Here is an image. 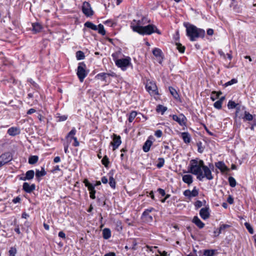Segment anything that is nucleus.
Masks as SVG:
<instances>
[{
    "instance_id": "1",
    "label": "nucleus",
    "mask_w": 256,
    "mask_h": 256,
    "mask_svg": "<svg viewBox=\"0 0 256 256\" xmlns=\"http://www.w3.org/2000/svg\"><path fill=\"white\" fill-rule=\"evenodd\" d=\"M188 172L196 176L197 178L202 180L206 178L208 180L214 178L210 169L204 164L203 160L198 159L192 160L188 166Z\"/></svg>"
},
{
    "instance_id": "2",
    "label": "nucleus",
    "mask_w": 256,
    "mask_h": 256,
    "mask_svg": "<svg viewBox=\"0 0 256 256\" xmlns=\"http://www.w3.org/2000/svg\"><path fill=\"white\" fill-rule=\"evenodd\" d=\"M184 26L186 28V35L191 41H194L197 38L204 36L205 32L204 30L198 28L192 24H185Z\"/></svg>"
},
{
    "instance_id": "3",
    "label": "nucleus",
    "mask_w": 256,
    "mask_h": 256,
    "mask_svg": "<svg viewBox=\"0 0 256 256\" xmlns=\"http://www.w3.org/2000/svg\"><path fill=\"white\" fill-rule=\"evenodd\" d=\"M134 32L142 35H150L154 32H156L159 34H161L156 26L154 24H148L142 27H136L135 28Z\"/></svg>"
},
{
    "instance_id": "4",
    "label": "nucleus",
    "mask_w": 256,
    "mask_h": 256,
    "mask_svg": "<svg viewBox=\"0 0 256 256\" xmlns=\"http://www.w3.org/2000/svg\"><path fill=\"white\" fill-rule=\"evenodd\" d=\"M118 53H114L112 57L115 62L116 65L120 68L122 70H125L131 64V58L129 56H127L124 58H118Z\"/></svg>"
},
{
    "instance_id": "5",
    "label": "nucleus",
    "mask_w": 256,
    "mask_h": 256,
    "mask_svg": "<svg viewBox=\"0 0 256 256\" xmlns=\"http://www.w3.org/2000/svg\"><path fill=\"white\" fill-rule=\"evenodd\" d=\"M86 66L84 62H80L78 64L76 74L80 82H82L86 76L88 72L86 70Z\"/></svg>"
},
{
    "instance_id": "6",
    "label": "nucleus",
    "mask_w": 256,
    "mask_h": 256,
    "mask_svg": "<svg viewBox=\"0 0 256 256\" xmlns=\"http://www.w3.org/2000/svg\"><path fill=\"white\" fill-rule=\"evenodd\" d=\"M76 132V129L74 128H72V130L67 134L66 136V140L67 142L69 143L72 142V140H74L72 145L74 146H78L80 144L77 138L75 136Z\"/></svg>"
},
{
    "instance_id": "7",
    "label": "nucleus",
    "mask_w": 256,
    "mask_h": 256,
    "mask_svg": "<svg viewBox=\"0 0 256 256\" xmlns=\"http://www.w3.org/2000/svg\"><path fill=\"white\" fill-rule=\"evenodd\" d=\"M149 21H147V20L146 18H142L140 20H133L131 24V28L132 29L133 31L134 32L135 28L136 27H142V25L146 24L147 22H148Z\"/></svg>"
},
{
    "instance_id": "8",
    "label": "nucleus",
    "mask_w": 256,
    "mask_h": 256,
    "mask_svg": "<svg viewBox=\"0 0 256 256\" xmlns=\"http://www.w3.org/2000/svg\"><path fill=\"white\" fill-rule=\"evenodd\" d=\"M82 10L83 13L87 16H90L93 15L94 12L90 4L86 2H84L82 6Z\"/></svg>"
},
{
    "instance_id": "9",
    "label": "nucleus",
    "mask_w": 256,
    "mask_h": 256,
    "mask_svg": "<svg viewBox=\"0 0 256 256\" xmlns=\"http://www.w3.org/2000/svg\"><path fill=\"white\" fill-rule=\"evenodd\" d=\"M172 119L176 122L180 126H185L186 123V118L183 114H180L178 116L173 115Z\"/></svg>"
},
{
    "instance_id": "10",
    "label": "nucleus",
    "mask_w": 256,
    "mask_h": 256,
    "mask_svg": "<svg viewBox=\"0 0 256 256\" xmlns=\"http://www.w3.org/2000/svg\"><path fill=\"white\" fill-rule=\"evenodd\" d=\"M12 158V156L10 152L2 154L0 156V167L10 162Z\"/></svg>"
},
{
    "instance_id": "11",
    "label": "nucleus",
    "mask_w": 256,
    "mask_h": 256,
    "mask_svg": "<svg viewBox=\"0 0 256 256\" xmlns=\"http://www.w3.org/2000/svg\"><path fill=\"white\" fill-rule=\"evenodd\" d=\"M146 88L150 94H158L157 86L154 82H148L146 84Z\"/></svg>"
},
{
    "instance_id": "12",
    "label": "nucleus",
    "mask_w": 256,
    "mask_h": 256,
    "mask_svg": "<svg viewBox=\"0 0 256 256\" xmlns=\"http://www.w3.org/2000/svg\"><path fill=\"white\" fill-rule=\"evenodd\" d=\"M198 194V190L196 187H194L192 191L190 190H186L184 192V195L190 199L192 197L196 196Z\"/></svg>"
},
{
    "instance_id": "13",
    "label": "nucleus",
    "mask_w": 256,
    "mask_h": 256,
    "mask_svg": "<svg viewBox=\"0 0 256 256\" xmlns=\"http://www.w3.org/2000/svg\"><path fill=\"white\" fill-rule=\"evenodd\" d=\"M200 215L201 218L204 220H206L210 217V212H209V208H202L200 212Z\"/></svg>"
},
{
    "instance_id": "14",
    "label": "nucleus",
    "mask_w": 256,
    "mask_h": 256,
    "mask_svg": "<svg viewBox=\"0 0 256 256\" xmlns=\"http://www.w3.org/2000/svg\"><path fill=\"white\" fill-rule=\"evenodd\" d=\"M122 142L120 140V136H117L116 134H114V137L113 138V141L111 142V144L113 146V150H115L116 148H118V146Z\"/></svg>"
},
{
    "instance_id": "15",
    "label": "nucleus",
    "mask_w": 256,
    "mask_h": 256,
    "mask_svg": "<svg viewBox=\"0 0 256 256\" xmlns=\"http://www.w3.org/2000/svg\"><path fill=\"white\" fill-rule=\"evenodd\" d=\"M20 129L16 127H11L8 130V134L11 136H15L20 134Z\"/></svg>"
},
{
    "instance_id": "16",
    "label": "nucleus",
    "mask_w": 256,
    "mask_h": 256,
    "mask_svg": "<svg viewBox=\"0 0 256 256\" xmlns=\"http://www.w3.org/2000/svg\"><path fill=\"white\" fill-rule=\"evenodd\" d=\"M23 189L25 192L30 193L35 189V185L34 184L30 185L28 182H24L23 184Z\"/></svg>"
},
{
    "instance_id": "17",
    "label": "nucleus",
    "mask_w": 256,
    "mask_h": 256,
    "mask_svg": "<svg viewBox=\"0 0 256 256\" xmlns=\"http://www.w3.org/2000/svg\"><path fill=\"white\" fill-rule=\"evenodd\" d=\"M182 181L187 184L188 186L190 185L193 182V177L190 174H185L182 176Z\"/></svg>"
},
{
    "instance_id": "18",
    "label": "nucleus",
    "mask_w": 256,
    "mask_h": 256,
    "mask_svg": "<svg viewBox=\"0 0 256 256\" xmlns=\"http://www.w3.org/2000/svg\"><path fill=\"white\" fill-rule=\"evenodd\" d=\"M192 222L200 228H202L204 226V224L197 216H194Z\"/></svg>"
},
{
    "instance_id": "19",
    "label": "nucleus",
    "mask_w": 256,
    "mask_h": 256,
    "mask_svg": "<svg viewBox=\"0 0 256 256\" xmlns=\"http://www.w3.org/2000/svg\"><path fill=\"white\" fill-rule=\"evenodd\" d=\"M216 166L222 172H224L228 170V168L226 166L225 164L222 162H219L218 163H216Z\"/></svg>"
},
{
    "instance_id": "20",
    "label": "nucleus",
    "mask_w": 256,
    "mask_h": 256,
    "mask_svg": "<svg viewBox=\"0 0 256 256\" xmlns=\"http://www.w3.org/2000/svg\"><path fill=\"white\" fill-rule=\"evenodd\" d=\"M181 137L182 138L184 142L186 144L189 143L190 141V137L188 132H182Z\"/></svg>"
},
{
    "instance_id": "21",
    "label": "nucleus",
    "mask_w": 256,
    "mask_h": 256,
    "mask_svg": "<svg viewBox=\"0 0 256 256\" xmlns=\"http://www.w3.org/2000/svg\"><path fill=\"white\" fill-rule=\"evenodd\" d=\"M102 236L104 239H108L111 236V232L109 228H105L102 230Z\"/></svg>"
},
{
    "instance_id": "22",
    "label": "nucleus",
    "mask_w": 256,
    "mask_h": 256,
    "mask_svg": "<svg viewBox=\"0 0 256 256\" xmlns=\"http://www.w3.org/2000/svg\"><path fill=\"white\" fill-rule=\"evenodd\" d=\"M152 144V141L147 140L144 144L142 149L144 152H148L150 150V147Z\"/></svg>"
},
{
    "instance_id": "23",
    "label": "nucleus",
    "mask_w": 256,
    "mask_h": 256,
    "mask_svg": "<svg viewBox=\"0 0 256 256\" xmlns=\"http://www.w3.org/2000/svg\"><path fill=\"white\" fill-rule=\"evenodd\" d=\"M32 26L33 30L35 32H40L42 28V26L40 24H39L38 22L34 23V24H32Z\"/></svg>"
},
{
    "instance_id": "24",
    "label": "nucleus",
    "mask_w": 256,
    "mask_h": 256,
    "mask_svg": "<svg viewBox=\"0 0 256 256\" xmlns=\"http://www.w3.org/2000/svg\"><path fill=\"white\" fill-rule=\"evenodd\" d=\"M169 90L171 94L174 96V98L176 100H178L180 98V96L176 92V90L172 87H169Z\"/></svg>"
},
{
    "instance_id": "25",
    "label": "nucleus",
    "mask_w": 256,
    "mask_h": 256,
    "mask_svg": "<svg viewBox=\"0 0 256 256\" xmlns=\"http://www.w3.org/2000/svg\"><path fill=\"white\" fill-rule=\"evenodd\" d=\"M224 97L222 96L219 100H217L214 103V106L217 109H220L222 108V101L224 100Z\"/></svg>"
},
{
    "instance_id": "26",
    "label": "nucleus",
    "mask_w": 256,
    "mask_h": 256,
    "mask_svg": "<svg viewBox=\"0 0 256 256\" xmlns=\"http://www.w3.org/2000/svg\"><path fill=\"white\" fill-rule=\"evenodd\" d=\"M84 184L88 188V190L90 192L94 190V186L92 184L89 182L87 180H85L84 181Z\"/></svg>"
},
{
    "instance_id": "27",
    "label": "nucleus",
    "mask_w": 256,
    "mask_h": 256,
    "mask_svg": "<svg viewBox=\"0 0 256 256\" xmlns=\"http://www.w3.org/2000/svg\"><path fill=\"white\" fill-rule=\"evenodd\" d=\"M34 171L33 170H30L26 172V177L28 180H30L34 178Z\"/></svg>"
},
{
    "instance_id": "28",
    "label": "nucleus",
    "mask_w": 256,
    "mask_h": 256,
    "mask_svg": "<svg viewBox=\"0 0 256 256\" xmlns=\"http://www.w3.org/2000/svg\"><path fill=\"white\" fill-rule=\"evenodd\" d=\"M51 172L54 174H57L59 172L60 176L62 175V171L60 170L59 166H54L52 170H51Z\"/></svg>"
},
{
    "instance_id": "29",
    "label": "nucleus",
    "mask_w": 256,
    "mask_h": 256,
    "mask_svg": "<svg viewBox=\"0 0 256 256\" xmlns=\"http://www.w3.org/2000/svg\"><path fill=\"white\" fill-rule=\"evenodd\" d=\"M84 26L87 27V28H90L92 30H98L97 26L94 25L92 22H86L84 24Z\"/></svg>"
},
{
    "instance_id": "30",
    "label": "nucleus",
    "mask_w": 256,
    "mask_h": 256,
    "mask_svg": "<svg viewBox=\"0 0 256 256\" xmlns=\"http://www.w3.org/2000/svg\"><path fill=\"white\" fill-rule=\"evenodd\" d=\"M167 110V108L162 105H158L156 108V111L158 112H160L162 114H163L164 112Z\"/></svg>"
},
{
    "instance_id": "31",
    "label": "nucleus",
    "mask_w": 256,
    "mask_h": 256,
    "mask_svg": "<svg viewBox=\"0 0 256 256\" xmlns=\"http://www.w3.org/2000/svg\"><path fill=\"white\" fill-rule=\"evenodd\" d=\"M46 174V172H45L44 168H42L41 170H36V176L38 178H40L42 176H44Z\"/></svg>"
},
{
    "instance_id": "32",
    "label": "nucleus",
    "mask_w": 256,
    "mask_h": 256,
    "mask_svg": "<svg viewBox=\"0 0 256 256\" xmlns=\"http://www.w3.org/2000/svg\"><path fill=\"white\" fill-rule=\"evenodd\" d=\"M230 227V226L226 224H223L220 226L218 228V235L220 234L226 229Z\"/></svg>"
},
{
    "instance_id": "33",
    "label": "nucleus",
    "mask_w": 256,
    "mask_h": 256,
    "mask_svg": "<svg viewBox=\"0 0 256 256\" xmlns=\"http://www.w3.org/2000/svg\"><path fill=\"white\" fill-rule=\"evenodd\" d=\"M243 119L244 120L250 121L253 119V116L252 114H250L248 112L245 111L244 112V116L243 118Z\"/></svg>"
},
{
    "instance_id": "34",
    "label": "nucleus",
    "mask_w": 256,
    "mask_h": 256,
    "mask_svg": "<svg viewBox=\"0 0 256 256\" xmlns=\"http://www.w3.org/2000/svg\"><path fill=\"white\" fill-rule=\"evenodd\" d=\"M222 94L221 92H212V96H211V99L214 101L216 98H218Z\"/></svg>"
},
{
    "instance_id": "35",
    "label": "nucleus",
    "mask_w": 256,
    "mask_h": 256,
    "mask_svg": "<svg viewBox=\"0 0 256 256\" xmlns=\"http://www.w3.org/2000/svg\"><path fill=\"white\" fill-rule=\"evenodd\" d=\"M152 53L154 56L156 57H161L162 56V51L160 49L158 48H155L153 51Z\"/></svg>"
},
{
    "instance_id": "36",
    "label": "nucleus",
    "mask_w": 256,
    "mask_h": 256,
    "mask_svg": "<svg viewBox=\"0 0 256 256\" xmlns=\"http://www.w3.org/2000/svg\"><path fill=\"white\" fill-rule=\"evenodd\" d=\"M38 160V157L36 156H32L29 158L28 162L30 164H34Z\"/></svg>"
},
{
    "instance_id": "37",
    "label": "nucleus",
    "mask_w": 256,
    "mask_h": 256,
    "mask_svg": "<svg viewBox=\"0 0 256 256\" xmlns=\"http://www.w3.org/2000/svg\"><path fill=\"white\" fill-rule=\"evenodd\" d=\"M97 27H98L97 30H98V32L100 34H101L103 36L106 34V32L104 30V27L102 24H100L98 25V26Z\"/></svg>"
},
{
    "instance_id": "38",
    "label": "nucleus",
    "mask_w": 256,
    "mask_h": 256,
    "mask_svg": "<svg viewBox=\"0 0 256 256\" xmlns=\"http://www.w3.org/2000/svg\"><path fill=\"white\" fill-rule=\"evenodd\" d=\"M84 53L82 51H78L76 53V57L78 60L84 59Z\"/></svg>"
},
{
    "instance_id": "39",
    "label": "nucleus",
    "mask_w": 256,
    "mask_h": 256,
    "mask_svg": "<svg viewBox=\"0 0 256 256\" xmlns=\"http://www.w3.org/2000/svg\"><path fill=\"white\" fill-rule=\"evenodd\" d=\"M136 115H137V113L136 112L133 111V112H131L130 114L129 118H128L129 122H132L133 121V120H134V118H136Z\"/></svg>"
},
{
    "instance_id": "40",
    "label": "nucleus",
    "mask_w": 256,
    "mask_h": 256,
    "mask_svg": "<svg viewBox=\"0 0 256 256\" xmlns=\"http://www.w3.org/2000/svg\"><path fill=\"white\" fill-rule=\"evenodd\" d=\"M176 48L181 53H184L185 50V47L180 43H176Z\"/></svg>"
},
{
    "instance_id": "41",
    "label": "nucleus",
    "mask_w": 256,
    "mask_h": 256,
    "mask_svg": "<svg viewBox=\"0 0 256 256\" xmlns=\"http://www.w3.org/2000/svg\"><path fill=\"white\" fill-rule=\"evenodd\" d=\"M214 254V250H206L204 252V254L205 256H213Z\"/></svg>"
},
{
    "instance_id": "42",
    "label": "nucleus",
    "mask_w": 256,
    "mask_h": 256,
    "mask_svg": "<svg viewBox=\"0 0 256 256\" xmlns=\"http://www.w3.org/2000/svg\"><path fill=\"white\" fill-rule=\"evenodd\" d=\"M16 252L17 250L15 247L10 248L8 251L9 256H15Z\"/></svg>"
},
{
    "instance_id": "43",
    "label": "nucleus",
    "mask_w": 256,
    "mask_h": 256,
    "mask_svg": "<svg viewBox=\"0 0 256 256\" xmlns=\"http://www.w3.org/2000/svg\"><path fill=\"white\" fill-rule=\"evenodd\" d=\"M228 182L230 184V185L232 187H234L236 186V181L235 179L233 177H230L228 178Z\"/></svg>"
},
{
    "instance_id": "44",
    "label": "nucleus",
    "mask_w": 256,
    "mask_h": 256,
    "mask_svg": "<svg viewBox=\"0 0 256 256\" xmlns=\"http://www.w3.org/2000/svg\"><path fill=\"white\" fill-rule=\"evenodd\" d=\"M244 226L250 234H254L253 228L249 223L245 222Z\"/></svg>"
},
{
    "instance_id": "45",
    "label": "nucleus",
    "mask_w": 256,
    "mask_h": 256,
    "mask_svg": "<svg viewBox=\"0 0 256 256\" xmlns=\"http://www.w3.org/2000/svg\"><path fill=\"white\" fill-rule=\"evenodd\" d=\"M109 184L112 188H115L116 182L112 176H110L109 178Z\"/></svg>"
},
{
    "instance_id": "46",
    "label": "nucleus",
    "mask_w": 256,
    "mask_h": 256,
    "mask_svg": "<svg viewBox=\"0 0 256 256\" xmlns=\"http://www.w3.org/2000/svg\"><path fill=\"white\" fill-rule=\"evenodd\" d=\"M102 164L105 166H108L109 164L108 158L106 156H104L102 160Z\"/></svg>"
},
{
    "instance_id": "47",
    "label": "nucleus",
    "mask_w": 256,
    "mask_h": 256,
    "mask_svg": "<svg viewBox=\"0 0 256 256\" xmlns=\"http://www.w3.org/2000/svg\"><path fill=\"white\" fill-rule=\"evenodd\" d=\"M236 106V104L234 101L230 100L228 102V108H235Z\"/></svg>"
},
{
    "instance_id": "48",
    "label": "nucleus",
    "mask_w": 256,
    "mask_h": 256,
    "mask_svg": "<svg viewBox=\"0 0 256 256\" xmlns=\"http://www.w3.org/2000/svg\"><path fill=\"white\" fill-rule=\"evenodd\" d=\"M158 160H159V162L157 164L156 166L158 168H160L162 166H163L164 163V160L163 158H159Z\"/></svg>"
},
{
    "instance_id": "49",
    "label": "nucleus",
    "mask_w": 256,
    "mask_h": 256,
    "mask_svg": "<svg viewBox=\"0 0 256 256\" xmlns=\"http://www.w3.org/2000/svg\"><path fill=\"white\" fill-rule=\"evenodd\" d=\"M202 206V202H201L200 200H197L194 203V206L196 208H200L201 206Z\"/></svg>"
},
{
    "instance_id": "50",
    "label": "nucleus",
    "mask_w": 256,
    "mask_h": 256,
    "mask_svg": "<svg viewBox=\"0 0 256 256\" xmlns=\"http://www.w3.org/2000/svg\"><path fill=\"white\" fill-rule=\"evenodd\" d=\"M237 80L236 79H234V78H233L232 79V80H230V81L227 82L226 83V86H230V85H232V84H236L237 82Z\"/></svg>"
},
{
    "instance_id": "51",
    "label": "nucleus",
    "mask_w": 256,
    "mask_h": 256,
    "mask_svg": "<svg viewBox=\"0 0 256 256\" xmlns=\"http://www.w3.org/2000/svg\"><path fill=\"white\" fill-rule=\"evenodd\" d=\"M107 75H108L107 74L102 72V73L98 74L96 76V77L98 78H102V80H104V79Z\"/></svg>"
},
{
    "instance_id": "52",
    "label": "nucleus",
    "mask_w": 256,
    "mask_h": 256,
    "mask_svg": "<svg viewBox=\"0 0 256 256\" xmlns=\"http://www.w3.org/2000/svg\"><path fill=\"white\" fill-rule=\"evenodd\" d=\"M162 131L161 130H157L156 131L154 135L157 138H160L162 136Z\"/></svg>"
},
{
    "instance_id": "53",
    "label": "nucleus",
    "mask_w": 256,
    "mask_h": 256,
    "mask_svg": "<svg viewBox=\"0 0 256 256\" xmlns=\"http://www.w3.org/2000/svg\"><path fill=\"white\" fill-rule=\"evenodd\" d=\"M96 190L90 192V196L92 199H95Z\"/></svg>"
},
{
    "instance_id": "54",
    "label": "nucleus",
    "mask_w": 256,
    "mask_h": 256,
    "mask_svg": "<svg viewBox=\"0 0 256 256\" xmlns=\"http://www.w3.org/2000/svg\"><path fill=\"white\" fill-rule=\"evenodd\" d=\"M116 225L118 230H122V222L120 220H117L116 222Z\"/></svg>"
},
{
    "instance_id": "55",
    "label": "nucleus",
    "mask_w": 256,
    "mask_h": 256,
    "mask_svg": "<svg viewBox=\"0 0 256 256\" xmlns=\"http://www.w3.org/2000/svg\"><path fill=\"white\" fill-rule=\"evenodd\" d=\"M158 192L159 194H161L162 196H165L166 193H165V192H164V190H163L162 188H159L158 190Z\"/></svg>"
},
{
    "instance_id": "56",
    "label": "nucleus",
    "mask_w": 256,
    "mask_h": 256,
    "mask_svg": "<svg viewBox=\"0 0 256 256\" xmlns=\"http://www.w3.org/2000/svg\"><path fill=\"white\" fill-rule=\"evenodd\" d=\"M227 202L230 204H233L234 202V199L233 198H232V196H229L228 197V199H227Z\"/></svg>"
},
{
    "instance_id": "57",
    "label": "nucleus",
    "mask_w": 256,
    "mask_h": 256,
    "mask_svg": "<svg viewBox=\"0 0 256 256\" xmlns=\"http://www.w3.org/2000/svg\"><path fill=\"white\" fill-rule=\"evenodd\" d=\"M207 34L209 36H212L214 34V30L211 28H209L207 30Z\"/></svg>"
},
{
    "instance_id": "58",
    "label": "nucleus",
    "mask_w": 256,
    "mask_h": 256,
    "mask_svg": "<svg viewBox=\"0 0 256 256\" xmlns=\"http://www.w3.org/2000/svg\"><path fill=\"white\" fill-rule=\"evenodd\" d=\"M137 244L135 240H132V250H136V246Z\"/></svg>"
},
{
    "instance_id": "59",
    "label": "nucleus",
    "mask_w": 256,
    "mask_h": 256,
    "mask_svg": "<svg viewBox=\"0 0 256 256\" xmlns=\"http://www.w3.org/2000/svg\"><path fill=\"white\" fill-rule=\"evenodd\" d=\"M101 180L104 184H106L108 182V180L106 176L102 177Z\"/></svg>"
},
{
    "instance_id": "60",
    "label": "nucleus",
    "mask_w": 256,
    "mask_h": 256,
    "mask_svg": "<svg viewBox=\"0 0 256 256\" xmlns=\"http://www.w3.org/2000/svg\"><path fill=\"white\" fill-rule=\"evenodd\" d=\"M218 52L220 56H222L224 58H226V54L222 50H219Z\"/></svg>"
},
{
    "instance_id": "61",
    "label": "nucleus",
    "mask_w": 256,
    "mask_h": 256,
    "mask_svg": "<svg viewBox=\"0 0 256 256\" xmlns=\"http://www.w3.org/2000/svg\"><path fill=\"white\" fill-rule=\"evenodd\" d=\"M35 112L36 110L34 108H30L27 112V114H30L34 113Z\"/></svg>"
},
{
    "instance_id": "62",
    "label": "nucleus",
    "mask_w": 256,
    "mask_h": 256,
    "mask_svg": "<svg viewBox=\"0 0 256 256\" xmlns=\"http://www.w3.org/2000/svg\"><path fill=\"white\" fill-rule=\"evenodd\" d=\"M54 161L55 163H58L60 161V156H56L54 158Z\"/></svg>"
},
{
    "instance_id": "63",
    "label": "nucleus",
    "mask_w": 256,
    "mask_h": 256,
    "mask_svg": "<svg viewBox=\"0 0 256 256\" xmlns=\"http://www.w3.org/2000/svg\"><path fill=\"white\" fill-rule=\"evenodd\" d=\"M104 256H116V254L114 252H110L108 254H104Z\"/></svg>"
},
{
    "instance_id": "64",
    "label": "nucleus",
    "mask_w": 256,
    "mask_h": 256,
    "mask_svg": "<svg viewBox=\"0 0 256 256\" xmlns=\"http://www.w3.org/2000/svg\"><path fill=\"white\" fill-rule=\"evenodd\" d=\"M20 198L18 197H16V198H14L13 200V202L14 203V204H16L17 202H20Z\"/></svg>"
}]
</instances>
